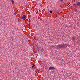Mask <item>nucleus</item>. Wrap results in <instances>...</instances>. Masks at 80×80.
<instances>
[{
	"mask_svg": "<svg viewBox=\"0 0 80 80\" xmlns=\"http://www.w3.org/2000/svg\"><path fill=\"white\" fill-rule=\"evenodd\" d=\"M67 45V44H62L58 45V47L59 48H65V46Z\"/></svg>",
	"mask_w": 80,
	"mask_h": 80,
	"instance_id": "obj_1",
	"label": "nucleus"
},
{
	"mask_svg": "<svg viewBox=\"0 0 80 80\" xmlns=\"http://www.w3.org/2000/svg\"><path fill=\"white\" fill-rule=\"evenodd\" d=\"M22 18L23 20H25V19L27 18V17L25 15H23L22 16Z\"/></svg>",
	"mask_w": 80,
	"mask_h": 80,
	"instance_id": "obj_2",
	"label": "nucleus"
},
{
	"mask_svg": "<svg viewBox=\"0 0 80 80\" xmlns=\"http://www.w3.org/2000/svg\"><path fill=\"white\" fill-rule=\"evenodd\" d=\"M55 69V67H49V70H54Z\"/></svg>",
	"mask_w": 80,
	"mask_h": 80,
	"instance_id": "obj_3",
	"label": "nucleus"
},
{
	"mask_svg": "<svg viewBox=\"0 0 80 80\" xmlns=\"http://www.w3.org/2000/svg\"><path fill=\"white\" fill-rule=\"evenodd\" d=\"M77 5L78 7L80 8V2H77Z\"/></svg>",
	"mask_w": 80,
	"mask_h": 80,
	"instance_id": "obj_4",
	"label": "nucleus"
},
{
	"mask_svg": "<svg viewBox=\"0 0 80 80\" xmlns=\"http://www.w3.org/2000/svg\"><path fill=\"white\" fill-rule=\"evenodd\" d=\"M72 40H73V41H75V38L73 37H72Z\"/></svg>",
	"mask_w": 80,
	"mask_h": 80,
	"instance_id": "obj_5",
	"label": "nucleus"
},
{
	"mask_svg": "<svg viewBox=\"0 0 80 80\" xmlns=\"http://www.w3.org/2000/svg\"><path fill=\"white\" fill-rule=\"evenodd\" d=\"M12 4H14V0H11Z\"/></svg>",
	"mask_w": 80,
	"mask_h": 80,
	"instance_id": "obj_6",
	"label": "nucleus"
},
{
	"mask_svg": "<svg viewBox=\"0 0 80 80\" xmlns=\"http://www.w3.org/2000/svg\"><path fill=\"white\" fill-rule=\"evenodd\" d=\"M73 5L74 7H77V6L76 4H73Z\"/></svg>",
	"mask_w": 80,
	"mask_h": 80,
	"instance_id": "obj_7",
	"label": "nucleus"
},
{
	"mask_svg": "<svg viewBox=\"0 0 80 80\" xmlns=\"http://www.w3.org/2000/svg\"><path fill=\"white\" fill-rule=\"evenodd\" d=\"M49 13H52V11H50Z\"/></svg>",
	"mask_w": 80,
	"mask_h": 80,
	"instance_id": "obj_8",
	"label": "nucleus"
},
{
	"mask_svg": "<svg viewBox=\"0 0 80 80\" xmlns=\"http://www.w3.org/2000/svg\"><path fill=\"white\" fill-rule=\"evenodd\" d=\"M35 66V65H33V66H32V67L33 68L34 67V66Z\"/></svg>",
	"mask_w": 80,
	"mask_h": 80,
	"instance_id": "obj_9",
	"label": "nucleus"
},
{
	"mask_svg": "<svg viewBox=\"0 0 80 80\" xmlns=\"http://www.w3.org/2000/svg\"><path fill=\"white\" fill-rule=\"evenodd\" d=\"M60 1H61V2H63V0H60Z\"/></svg>",
	"mask_w": 80,
	"mask_h": 80,
	"instance_id": "obj_10",
	"label": "nucleus"
},
{
	"mask_svg": "<svg viewBox=\"0 0 80 80\" xmlns=\"http://www.w3.org/2000/svg\"><path fill=\"white\" fill-rule=\"evenodd\" d=\"M52 47L53 48L54 47V45H53V46H52Z\"/></svg>",
	"mask_w": 80,
	"mask_h": 80,
	"instance_id": "obj_11",
	"label": "nucleus"
},
{
	"mask_svg": "<svg viewBox=\"0 0 80 80\" xmlns=\"http://www.w3.org/2000/svg\"><path fill=\"white\" fill-rule=\"evenodd\" d=\"M46 68H48V67H47Z\"/></svg>",
	"mask_w": 80,
	"mask_h": 80,
	"instance_id": "obj_12",
	"label": "nucleus"
},
{
	"mask_svg": "<svg viewBox=\"0 0 80 80\" xmlns=\"http://www.w3.org/2000/svg\"><path fill=\"white\" fill-rule=\"evenodd\" d=\"M42 51H43V49H42Z\"/></svg>",
	"mask_w": 80,
	"mask_h": 80,
	"instance_id": "obj_13",
	"label": "nucleus"
}]
</instances>
